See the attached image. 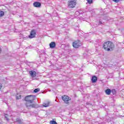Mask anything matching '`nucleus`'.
Masks as SVG:
<instances>
[{"instance_id":"nucleus-10","label":"nucleus","mask_w":124,"mask_h":124,"mask_svg":"<svg viewBox=\"0 0 124 124\" xmlns=\"http://www.w3.org/2000/svg\"><path fill=\"white\" fill-rule=\"evenodd\" d=\"M80 44H79L78 43H77V42H74L73 43V46L74 48H78V47H79L80 46Z\"/></svg>"},{"instance_id":"nucleus-20","label":"nucleus","mask_w":124,"mask_h":124,"mask_svg":"<svg viewBox=\"0 0 124 124\" xmlns=\"http://www.w3.org/2000/svg\"><path fill=\"white\" fill-rule=\"evenodd\" d=\"M87 1V2H88V3H93V0H86Z\"/></svg>"},{"instance_id":"nucleus-12","label":"nucleus","mask_w":124,"mask_h":124,"mask_svg":"<svg viewBox=\"0 0 124 124\" xmlns=\"http://www.w3.org/2000/svg\"><path fill=\"white\" fill-rule=\"evenodd\" d=\"M97 80V78L95 76H93L92 78V83H95Z\"/></svg>"},{"instance_id":"nucleus-18","label":"nucleus","mask_w":124,"mask_h":124,"mask_svg":"<svg viewBox=\"0 0 124 124\" xmlns=\"http://www.w3.org/2000/svg\"><path fill=\"white\" fill-rule=\"evenodd\" d=\"M40 91V89L39 88H37L34 90V93H38V92Z\"/></svg>"},{"instance_id":"nucleus-13","label":"nucleus","mask_w":124,"mask_h":124,"mask_svg":"<svg viewBox=\"0 0 124 124\" xmlns=\"http://www.w3.org/2000/svg\"><path fill=\"white\" fill-rule=\"evenodd\" d=\"M105 93H106V94H107L108 95H110V94H111V90L110 89H107L105 91Z\"/></svg>"},{"instance_id":"nucleus-3","label":"nucleus","mask_w":124,"mask_h":124,"mask_svg":"<svg viewBox=\"0 0 124 124\" xmlns=\"http://www.w3.org/2000/svg\"><path fill=\"white\" fill-rule=\"evenodd\" d=\"M25 101H29L31 102H33L34 100H35V95H28L25 97Z\"/></svg>"},{"instance_id":"nucleus-2","label":"nucleus","mask_w":124,"mask_h":124,"mask_svg":"<svg viewBox=\"0 0 124 124\" xmlns=\"http://www.w3.org/2000/svg\"><path fill=\"white\" fill-rule=\"evenodd\" d=\"M77 4L76 0H69L68 2V6L70 8H74Z\"/></svg>"},{"instance_id":"nucleus-22","label":"nucleus","mask_w":124,"mask_h":124,"mask_svg":"<svg viewBox=\"0 0 124 124\" xmlns=\"http://www.w3.org/2000/svg\"><path fill=\"white\" fill-rule=\"evenodd\" d=\"M21 98V95H19V96H16V99H20Z\"/></svg>"},{"instance_id":"nucleus-19","label":"nucleus","mask_w":124,"mask_h":124,"mask_svg":"<svg viewBox=\"0 0 124 124\" xmlns=\"http://www.w3.org/2000/svg\"><path fill=\"white\" fill-rule=\"evenodd\" d=\"M50 124H58L56 121H51L50 122Z\"/></svg>"},{"instance_id":"nucleus-1","label":"nucleus","mask_w":124,"mask_h":124,"mask_svg":"<svg viewBox=\"0 0 124 124\" xmlns=\"http://www.w3.org/2000/svg\"><path fill=\"white\" fill-rule=\"evenodd\" d=\"M103 47L106 51H113L114 44L110 41L106 42L104 43Z\"/></svg>"},{"instance_id":"nucleus-5","label":"nucleus","mask_w":124,"mask_h":124,"mask_svg":"<svg viewBox=\"0 0 124 124\" xmlns=\"http://www.w3.org/2000/svg\"><path fill=\"white\" fill-rule=\"evenodd\" d=\"M62 99L65 103H69L70 98L68 96L64 95L62 96Z\"/></svg>"},{"instance_id":"nucleus-24","label":"nucleus","mask_w":124,"mask_h":124,"mask_svg":"<svg viewBox=\"0 0 124 124\" xmlns=\"http://www.w3.org/2000/svg\"><path fill=\"white\" fill-rule=\"evenodd\" d=\"M2 87V86L1 84L0 83V90H1Z\"/></svg>"},{"instance_id":"nucleus-21","label":"nucleus","mask_w":124,"mask_h":124,"mask_svg":"<svg viewBox=\"0 0 124 124\" xmlns=\"http://www.w3.org/2000/svg\"><path fill=\"white\" fill-rule=\"evenodd\" d=\"M113 1H114V2H116V3H118L119 2V1H121L123 0H112Z\"/></svg>"},{"instance_id":"nucleus-26","label":"nucleus","mask_w":124,"mask_h":124,"mask_svg":"<svg viewBox=\"0 0 124 124\" xmlns=\"http://www.w3.org/2000/svg\"><path fill=\"white\" fill-rule=\"evenodd\" d=\"M0 52H1V49L0 48Z\"/></svg>"},{"instance_id":"nucleus-7","label":"nucleus","mask_w":124,"mask_h":124,"mask_svg":"<svg viewBox=\"0 0 124 124\" xmlns=\"http://www.w3.org/2000/svg\"><path fill=\"white\" fill-rule=\"evenodd\" d=\"M16 124H24V120L22 118H16V121H15Z\"/></svg>"},{"instance_id":"nucleus-15","label":"nucleus","mask_w":124,"mask_h":124,"mask_svg":"<svg viewBox=\"0 0 124 124\" xmlns=\"http://www.w3.org/2000/svg\"><path fill=\"white\" fill-rule=\"evenodd\" d=\"M49 104H50V103L48 102L47 103H44L43 106L44 107H48L49 106Z\"/></svg>"},{"instance_id":"nucleus-11","label":"nucleus","mask_w":124,"mask_h":124,"mask_svg":"<svg viewBox=\"0 0 124 124\" xmlns=\"http://www.w3.org/2000/svg\"><path fill=\"white\" fill-rule=\"evenodd\" d=\"M50 48H55L56 47V43L55 42H52L50 44H49Z\"/></svg>"},{"instance_id":"nucleus-14","label":"nucleus","mask_w":124,"mask_h":124,"mask_svg":"<svg viewBox=\"0 0 124 124\" xmlns=\"http://www.w3.org/2000/svg\"><path fill=\"white\" fill-rule=\"evenodd\" d=\"M4 116L5 117V119L6 121H7V122H8L9 121V119H8V115H7L6 114H4Z\"/></svg>"},{"instance_id":"nucleus-17","label":"nucleus","mask_w":124,"mask_h":124,"mask_svg":"<svg viewBox=\"0 0 124 124\" xmlns=\"http://www.w3.org/2000/svg\"><path fill=\"white\" fill-rule=\"evenodd\" d=\"M4 15V12L2 11H0V17H2Z\"/></svg>"},{"instance_id":"nucleus-4","label":"nucleus","mask_w":124,"mask_h":124,"mask_svg":"<svg viewBox=\"0 0 124 124\" xmlns=\"http://www.w3.org/2000/svg\"><path fill=\"white\" fill-rule=\"evenodd\" d=\"M35 36H36V31L35 30H32L31 31L30 35H29V37L31 39L32 38H34Z\"/></svg>"},{"instance_id":"nucleus-6","label":"nucleus","mask_w":124,"mask_h":124,"mask_svg":"<svg viewBox=\"0 0 124 124\" xmlns=\"http://www.w3.org/2000/svg\"><path fill=\"white\" fill-rule=\"evenodd\" d=\"M33 102H30L27 101L26 103V106L27 107H32L33 108L34 107V104H33Z\"/></svg>"},{"instance_id":"nucleus-9","label":"nucleus","mask_w":124,"mask_h":124,"mask_svg":"<svg viewBox=\"0 0 124 124\" xmlns=\"http://www.w3.org/2000/svg\"><path fill=\"white\" fill-rule=\"evenodd\" d=\"M33 6L34 7H40L41 6V3L39 2H35L33 3Z\"/></svg>"},{"instance_id":"nucleus-16","label":"nucleus","mask_w":124,"mask_h":124,"mask_svg":"<svg viewBox=\"0 0 124 124\" xmlns=\"http://www.w3.org/2000/svg\"><path fill=\"white\" fill-rule=\"evenodd\" d=\"M116 93H117L116 90L112 89V90H111V93H112V94H116Z\"/></svg>"},{"instance_id":"nucleus-8","label":"nucleus","mask_w":124,"mask_h":124,"mask_svg":"<svg viewBox=\"0 0 124 124\" xmlns=\"http://www.w3.org/2000/svg\"><path fill=\"white\" fill-rule=\"evenodd\" d=\"M29 73L31 76L32 77V78L36 77V72H35V71H30L29 72Z\"/></svg>"},{"instance_id":"nucleus-25","label":"nucleus","mask_w":124,"mask_h":124,"mask_svg":"<svg viewBox=\"0 0 124 124\" xmlns=\"http://www.w3.org/2000/svg\"><path fill=\"white\" fill-rule=\"evenodd\" d=\"M99 24H100L101 25V24H102V22H101V21H99Z\"/></svg>"},{"instance_id":"nucleus-23","label":"nucleus","mask_w":124,"mask_h":124,"mask_svg":"<svg viewBox=\"0 0 124 124\" xmlns=\"http://www.w3.org/2000/svg\"><path fill=\"white\" fill-rule=\"evenodd\" d=\"M28 38H30V37H29V36L23 37V39H28Z\"/></svg>"}]
</instances>
